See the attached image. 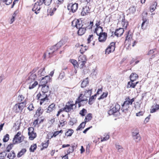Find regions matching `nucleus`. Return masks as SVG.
<instances>
[{
  "mask_svg": "<svg viewBox=\"0 0 159 159\" xmlns=\"http://www.w3.org/2000/svg\"><path fill=\"white\" fill-rule=\"evenodd\" d=\"M38 69V67H35L31 72L29 74L28 77L26 79L27 84L31 83V82L35 81V80L37 78V75L35 73Z\"/></svg>",
  "mask_w": 159,
  "mask_h": 159,
  "instance_id": "obj_3",
  "label": "nucleus"
},
{
  "mask_svg": "<svg viewBox=\"0 0 159 159\" xmlns=\"http://www.w3.org/2000/svg\"><path fill=\"white\" fill-rule=\"evenodd\" d=\"M157 4V2H153L151 5L150 8V11L151 12H152L155 10L156 8Z\"/></svg>",
  "mask_w": 159,
  "mask_h": 159,
  "instance_id": "obj_35",
  "label": "nucleus"
},
{
  "mask_svg": "<svg viewBox=\"0 0 159 159\" xmlns=\"http://www.w3.org/2000/svg\"><path fill=\"white\" fill-rule=\"evenodd\" d=\"M9 136L8 134H6L5 136H4V138L3 139V141L4 142H7L9 139Z\"/></svg>",
  "mask_w": 159,
  "mask_h": 159,
  "instance_id": "obj_47",
  "label": "nucleus"
},
{
  "mask_svg": "<svg viewBox=\"0 0 159 159\" xmlns=\"http://www.w3.org/2000/svg\"><path fill=\"white\" fill-rule=\"evenodd\" d=\"M92 93L91 89L86 90L85 91L84 93V95L82 94V98H84L90 97Z\"/></svg>",
  "mask_w": 159,
  "mask_h": 159,
  "instance_id": "obj_22",
  "label": "nucleus"
},
{
  "mask_svg": "<svg viewBox=\"0 0 159 159\" xmlns=\"http://www.w3.org/2000/svg\"><path fill=\"white\" fill-rule=\"evenodd\" d=\"M26 151L25 149H22L17 154V157H21Z\"/></svg>",
  "mask_w": 159,
  "mask_h": 159,
  "instance_id": "obj_41",
  "label": "nucleus"
},
{
  "mask_svg": "<svg viewBox=\"0 0 159 159\" xmlns=\"http://www.w3.org/2000/svg\"><path fill=\"white\" fill-rule=\"evenodd\" d=\"M116 148L118 152H122L124 150V149L120 145H116Z\"/></svg>",
  "mask_w": 159,
  "mask_h": 159,
  "instance_id": "obj_36",
  "label": "nucleus"
},
{
  "mask_svg": "<svg viewBox=\"0 0 159 159\" xmlns=\"http://www.w3.org/2000/svg\"><path fill=\"white\" fill-rule=\"evenodd\" d=\"M143 22L141 25V28L143 30H144L146 28L148 23V21L147 19L146 18H143Z\"/></svg>",
  "mask_w": 159,
  "mask_h": 159,
  "instance_id": "obj_23",
  "label": "nucleus"
},
{
  "mask_svg": "<svg viewBox=\"0 0 159 159\" xmlns=\"http://www.w3.org/2000/svg\"><path fill=\"white\" fill-rule=\"evenodd\" d=\"M155 49H153L150 50L148 53V55H149L152 54L154 53L155 51Z\"/></svg>",
  "mask_w": 159,
  "mask_h": 159,
  "instance_id": "obj_63",
  "label": "nucleus"
},
{
  "mask_svg": "<svg viewBox=\"0 0 159 159\" xmlns=\"http://www.w3.org/2000/svg\"><path fill=\"white\" fill-rule=\"evenodd\" d=\"M92 115L90 113L89 114L87 115L85 118V121L84 122H86L90 121L92 119Z\"/></svg>",
  "mask_w": 159,
  "mask_h": 159,
  "instance_id": "obj_39",
  "label": "nucleus"
},
{
  "mask_svg": "<svg viewBox=\"0 0 159 159\" xmlns=\"http://www.w3.org/2000/svg\"><path fill=\"white\" fill-rule=\"evenodd\" d=\"M37 75V77L39 78L42 76H44L46 73L45 70V68L43 67L40 69L38 72Z\"/></svg>",
  "mask_w": 159,
  "mask_h": 159,
  "instance_id": "obj_24",
  "label": "nucleus"
},
{
  "mask_svg": "<svg viewBox=\"0 0 159 159\" xmlns=\"http://www.w3.org/2000/svg\"><path fill=\"white\" fill-rule=\"evenodd\" d=\"M72 25L73 27H76L77 29L84 26V25L82 24V21L77 19L74 20L72 21Z\"/></svg>",
  "mask_w": 159,
  "mask_h": 159,
  "instance_id": "obj_13",
  "label": "nucleus"
},
{
  "mask_svg": "<svg viewBox=\"0 0 159 159\" xmlns=\"http://www.w3.org/2000/svg\"><path fill=\"white\" fill-rule=\"evenodd\" d=\"M29 84V89H32L35 88L38 84V83L35 80L28 84Z\"/></svg>",
  "mask_w": 159,
  "mask_h": 159,
  "instance_id": "obj_26",
  "label": "nucleus"
},
{
  "mask_svg": "<svg viewBox=\"0 0 159 159\" xmlns=\"http://www.w3.org/2000/svg\"><path fill=\"white\" fill-rule=\"evenodd\" d=\"M81 46H82V47L80 48V52L81 53L83 54L84 52L86 51L84 47V46L83 45H81Z\"/></svg>",
  "mask_w": 159,
  "mask_h": 159,
  "instance_id": "obj_60",
  "label": "nucleus"
},
{
  "mask_svg": "<svg viewBox=\"0 0 159 159\" xmlns=\"http://www.w3.org/2000/svg\"><path fill=\"white\" fill-rule=\"evenodd\" d=\"M130 81L132 82H134L138 78V76L136 73H132L129 77Z\"/></svg>",
  "mask_w": 159,
  "mask_h": 159,
  "instance_id": "obj_25",
  "label": "nucleus"
},
{
  "mask_svg": "<svg viewBox=\"0 0 159 159\" xmlns=\"http://www.w3.org/2000/svg\"><path fill=\"white\" fill-rule=\"evenodd\" d=\"M7 154L5 152H3L0 153V159H4V157Z\"/></svg>",
  "mask_w": 159,
  "mask_h": 159,
  "instance_id": "obj_57",
  "label": "nucleus"
},
{
  "mask_svg": "<svg viewBox=\"0 0 159 159\" xmlns=\"http://www.w3.org/2000/svg\"><path fill=\"white\" fill-rule=\"evenodd\" d=\"M87 59L85 56L84 55H80L78 58V63H81L80 66L81 68H83L84 65L87 61Z\"/></svg>",
  "mask_w": 159,
  "mask_h": 159,
  "instance_id": "obj_12",
  "label": "nucleus"
},
{
  "mask_svg": "<svg viewBox=\"0 0 159 159\" xmlns=\"http://www.w3.org/2000/svg\"><path fill=\"white\" fill-rule=\"evenodd\" d=\"M50 77L49 76H46L44 77H42V79L40 81V86L46 85L45 84L49 81Z\"/></svg>",
  "mask_w": 159,
  "mask_h": 159,
  "instance_id": "obj_15",
  "label": "nucleus"
},
{
  "mask_svg": "<svg viewBox=\"0 0 159 159\" xmlns=\"http://www.w3.org/2000/svg\"><path fill=\"white\" fill-rule=\"evenodd\" d=\"M24 99V97L21 94L18 95L17 98V100L18 102H21Z\"/></svg>",
  "mask_w": 159,
  "mask_h": 159,
  "instance_id": "obj_44",
  "label": "nucleus"
},
{
  "mask_svg": "<svg viewBox=\"0 0 159 159\" xmlns=\"http://www.w3.org/2000/svg\"><path fill=\"white\" fill-rule=\"evenodd\" d=\"M21 132L20 131H19L15 136L14 137H15V138H16V137H20V135H21Z\"/></svg>",
  "mask_w": 159,
  "mask_h": 159,
  "instance_id": "obj_64",
  "label": "nucleus"
},
{
  "mask_svg": "<svg viewBox=\"0 0 159 159\" xmlns=\"http://www.w3.org/2000/svg\"><path fill=\"white\" fill-rule=\"evenodd\" d=\"M42 5V2H40L39 0L38 2L37 1L34 4L33 8L32 9V11H34V13L36 14L39 12L41 7L40 6Z\"/></svg>",
  "mask_w": 159,
  "mask_h": 159,
  "instance_id": "obj_11",
  "label": "nucleus"
},
{
  "mask_svg": "<svg viewBox=\"0 0 159 159\" xmlns=\"http://www.w3.org/2000/svg\"><path fill=\"white\" fill-rule=\"evenodd\" d=\"M136 10L135 7L133 6L130 7L127 11L129 13V14H133L135 12Z\"/></svg>",
  "mask_w": 159,
  "mask_h": 159,
  "instance_id": "obj_27",
  "label": "nucleus"
},
{
  "mask_svg": "<svg viewBox=\"0 0 159 159\" xmlns=\"http://www.w3.org/2000/svg\"><path fill=\"white\" fill-rule=\"evenodd\" d=\"M24 139V137L21 135L20 137H14L13 139V143L14 144L20 143Z\"/></svg>",
  "mask_w": 159,
  "mask_h": 159,
  "instance_id": "obj_18",
  "label": "nucleus"
},
{
  "mask_svg": "<svg viewBox=\"0 0 159 159\" xmlns=\"http://www.w3.org/2000/svg\"><path fill=\"white\" fill-rule=\"evenodd\" d=\"M37 148L36 144H34L31 146L30 148V150L31 152H34V150L36 149Z\"/></svg>",
  "mask_w": 159,
  "mask_h": 159,
  "instance_id": "obj_45",
  "label": "nucleus"
},
{
  "mask_svg": "<svg viewBox=\"0 0 159 159\" xmlns=\"http://www.w3.org/2000/svg\"><path fill=\"white\" fill-rule=\"evenodd\" d=\"M43 110L40 107H39L36 112V114L38 116H40L43 113Z\"/></svg>",
  "mask_w": 159,
  "mask_h": 159,
  "instance_id": "obj_38",
  "label": "nucleus"
},
{
  "mask_svg": "<svg viewBox=\"0 0 159 159\" xmlns=\"http://www.w3.org/2000/svg\"><path fill=\"white\" fill-rule=\"evenodd\" d=\"M72 102L70 101L66 103L64 107L66 112H68L76 109L77 106L76 104L75 103L74 104L72 103Z\"/></svg>",
  "mask_w": 159,
  "mask_h": 159,
  "instance_id": "obj_5",
  "label": "nucleus"
},
{
  "mask_svg": "<svg viewBox=\"0 0 159 159\" xmlns=\"http://www.w3.org/2000/svg\"><path fill=\"white\" fill-rule=\"evenodd\" d=\"M82 97V94H81L77 98V100L75 101V104L76 105L78 103L79 107L84 105L88 102V99L87 98H84Z\"/></svg>",
  "mask_w": 159,
  "mask_h": 159,
  "instance_id": "obj_6",
  "label": "nucleus"
},
{
  "mask_svg": "<svg viewBox=\"0 0 159 159\" xmlns=\"http://www.w3.org/2000/svg\"><path fill=\"white\" fill-rule=\"evenodd\" d=\"M99 34V37L98 38L99 41L101 42H105L107 39V33L105 32L103 33V32H101V30H100V32ZM97 35H98V34Z\"/></svg>",
  "mask_w": 159,
  "mask_h": 159,
  "instance_id": "obj_14",
  "label": "nucleus"
},
{
  "mask_svg": "<svg viewBox=\"0 0 159 159\" xmlns=\"http://www.w3.org/2000/svg\"><path fill=\"white\" fill-rule=\"evenodd\" d=\"M73 130L72 129H69L66 133V135L67 136H70L73 133Z\"/></svg>",
  "mask_w": 159,
  "mask_h": 159,
  "instance_id": "obj_46",
  "label": "nucleus"
},
{
  "mask_svg": "<svg viewBox=\"0 0 159 159\" xmlns=\"http://www.w3.org/2000/svg\"><path fill=\"white\" fill-rule=\"evenodd\" d=\"M134 82H128L127 85V88H134L135 87V85L134 83H133Z\"/></svg>",
  "mask_w": 159,
  "mask_h": 159,
  "instance_id": "obj_37",
  "label": "nucleus"
},
{
  "mask_svg": "<svg viewBox=\"0 0 159 159\" xmlns=\"http://www.w3.org/2000/svg\"><path fill=\"white\" fill-rule=\"evenodd\" d=\"M93 34H91L89 35V37L87 39L88 43H89L93 39Z\"/></svg>",
  "mask_w": 159,
  "mask_h": 159,
  "instance_id": "obj_61",
  "label": "nucleus"
},
{
  "mask_svg": "<svg viewBox=\"0 0 159 159\" xmlns=\"http://www.w3.org/2000/svg\"><path fill=\"white\" fill-rule=\"evenodd\" d=\"M28 135L29 136V138L30 140H33L37 136L36 133L31 134H29Z\"/></svg>",
  "mask_w": 159,
  "mask_h": 159,
  "instance_id": "obj_43",
  "label": "nucleus"
},
{
  "mask_svg": "<svg viewBox=\"0 0 159 159\" xmlns=\"http://www.w3.org/2000/svg\"><path fill=\"white\" fill-rule=\"evenodd\" d=\"M86 111H87L86 109H83L80 111V114L82 116H84L86 112Z\"/></svg>",
  "mask_w": 159,
  "mask_h": 159,
  "instance_id": "obj_54",
  "label": "nucleus"
},
{
  "mask_svg": "<svg viewBox=\"0 0 159 159\" xmlns=\"http://www.w3.org/2000/svg\"><path fill=\"white\" fill-rule=\"evenodd\" d=\"M55 104L53 103H52L48 106L47 112L48 113L52 111L55 109Z\"/></svg>",
  "mask_w": 159,
  "mask_h": 159,
  "instance_id": "obj_28",
  "label": "nucleus"
},
{
  "mask_svg": "<svg viewBox=\"0 0 159 159\" xmlns=\"http://www.w3.org/2000/svg\"><path fill=\"white\" fill-rule=\"evenodd\" d=\"M3 1L7 5H9L12 2V0H3Z\"/></svg>",
  "mask_w": 159,
  "mask_h": 159,
  "instance_id": "obj_59",
  "label": "nucleus"
},
{
  "mask_svg": "<svg viewBox=\"0 0 159 159\" xmlns=\"http://www.w3.org/2000/svg\"><path fill=\"white\" fill-rule=\"evenodd\" d=\"M62 41H61L58 42L56 45L48 48L44 54V58L46 59L53 56L55 54L56 51L62 46Z\"/></svg>",
  "mask_w": 159,
  "mask_h": 159,
  "instance_id": "obj_1",
  "label": "nucleus"
},
{
  "mask_svg": "<svg viewBox=\"0 0 159 159\" xmlns=\"http://www.w3.org/2000/svg\"><path fill=\"white\" fill-rule=\"evenodd\" d=\"M132 135L133 139L136 142H138L140 140L141 137L139 133L133 132L132 133Z\"/></svg>",
  "mask_w": 159,
  "mask_h": 159,
  "instance_id": "obj_21",
  "label": "nucleus"
},
{
  "mask_svg": "<svg viewBox=\"0 0 159 159\" xmlns=\"http://www.w3.org/2000/svg\"><path fill=\"white\" fill-rule=\"evenodd\" d=\"M70 61L73 65L75 69L78 68L79 66L78 63L76 60L71 59L70 60Z\"/></svg>",
  "mask_w": 159,
  "mask_h": 159,
  "instance_id": "obj_29",
  "label": "nucleus"
},
{
  "mask_svg": "<svg viewBox=\"0 0 159 159\" xmlns=\"http://www.w3.org/2000/svg\"><path fill=\"white\" fill-rule=\"evenodd\" d=\"M134 101V98H133L130 99L129 98L127 99V100L125 101L123 105L121 111L122 113L126 114L128 112V108L129 107V105H131L133 102Z\"/></svg>",
  "mask_w": 159,
  "mask_h": 159,
  "instance_id": "obj_4",
  "label": "nucleus"
},
{
  "mask_svg": "<svg viewBox=\"0 0 159 159\" xmlns=\"http://www.w3.org/2000/svg\"><path fill=\"white\" fill-rule=\"evenodd\" d=\"M13 144H10L7 146V148L6 151L7 152H9L10 150H11L12 148L13 147Z\"/></svg>",
  "mask_w": 159,
  "mask_h": 159,
  "instance_id": "obj_49",
  "label": "nucleus"
},
{
  "mask_svg": "<svg viewBox=\"0 0 159 159\" xmlns=\"http://www.w3.org/2000/svg\"><path fill=\"white\" fill-rule=\"evenodd\" d=\"M100 25V20H96V23L95 24V25L96 26V28L95 29V32L97 34H98L97 33V31L99 30H101V32H102L103 31V30L102 29V28L99 25Z\"/></svg>",
  "mask_w": 159,
  "mask_h": 159,
  "instance_id": "obj_20",
  "label": "nucleus"
},
{
  "mask_svg": "<svg viewBox=\"0 0 159 159\" xmlns=\"http://www.w3.org/2000/svg\"><path fill=\"white\" fill-rule=\"evenodd\" d=\"M152 108L151 111V112H154L159 109V106L157 104H154L152 106Z\"/></svg>",
  "mask_w": 159,
  "mask_h": 159,
  "instance_id": "obj_32",
  "label": "nucleus"
},
{
  "mask_svg": "<svg viewBox=\"0 0 159 159\" xmlns=\"http://www.w3.org/2000/svg\"><path fill=\"white\" fill-rule=\"evenodd\" d=\"M25 103L23 102L15 105L13 108V110L16 112H19L22 111L25 106Z\"/></svg>",
  "mask_w": 159,
  "mask_h": 159,
  "instance_id": "obj_8",
  "label": "nucleus"
},
{
  "mask_svg": "<svg viewBox=\"0 0 159 159\" xmlns=\"http://www.w3.org/2000/svg\"><path fill=\"white\" fill-rule=\"evenodd\" d=\"M109 138V135L108 134L106 135L105 137L101 139V141L103 142L107 140Z\"/></svg>",
  "mask_w": 159,
  "mask_h": 159,
  "instance_id": "obj_55",
  "label": "nucleus"
},
{
  "mask_svg": "<svg viewBox=\"0 0 159 159\" xmlns=\"http://www.w3.org/2000/svg\"><path fill=\"white\" fill-rule=\"evenodd\" d=\"M124 31V30L123 28H119L116 30L114 33V35L117 37L121 36L123 34Z\"/></svg>",
  "mask_w": 159,
  "mask_h": 159,
  "instance_id": "obj_19",
  "label": "nucleus"
},
{
  "mask_svg": "<svg viewBox=\"0 0 159 159\" xmlns=\"http://www.w3.org/2000/svg\"><path fill=\"white\" fill-rule=\"evenodd\" d=\"M41 2H42V5L44 3L45 5L49 6L51 3L52 0H39Z\"/></svg>",
  "mask_w": 159,
  "mask_h": 159,
  "instance_id": "obj_30",
  "label": "nucleus"
},
{
  "mask_svg": "<svg viewBox=\"0 0 159 159\" xmlns=\"http://www.w3.org/2000/svg\"><path fill=\"white\" fill-rule=\"evenodd\" d=\"M63 2V0H56V1L54 2L55 4L58 7V5L62 3Z\"/></svg>",
  "mask_w": 159,
  "mask_h": 159,
  "instance_id": "obj_53",
  "label": "nucleus"
},
{
  "mask_svg": "<svg viewBox=\"0 0 159 159\" xmlns=\"http://www.w3.org/2000/svg\"><path fill=\"white\" fill-rule=\"evenodd\" d=\"M34 128L33 127H30L28 129V134H32V133H35L34 131Z\"/></svg>",
  "mask_w": 159,
  "mask_h": 159,
  "instance_id": "obj_48",
  "label": "nucleus"
},
{
  "mask_svg": "<svg viewBox=\"0 0 159 159\" xmlns=\"http://www.w3.org/2000/svg\"><path fill=\"white\" fill-rule=\"evenodd\" d=\"M107 93H103L101 95L100 97L98 98L99 100L100 99H103L105 98H106L107 97Z\"/></svg>",
  "mask_w": 159,
  "mask_h": 159,
  "instance_id": "obj_52",
  "label": "nucleus"
},
{
  "mask_svg": "<svg viewBox=\"0 0 159 159\" xmlns=\"http://www.w3.org/2000/svg\"><path fill=\"white\" fill-rule=\"evenodd\" d=\"M93 25V21H90V25L88 27L85 26H83L82 27L79 28V30L78 31V34L79 35L81 36L84 34L85 32L86 28H88V29H91Z\"/></svg>",
  "mask_w": 159,
  "mask_h": 159,
  "instance_id": "obj_9",
  "label": "nucleus"
},
{
  "mask_svg": "<svg viewBox=\"0 0 159 159\" xmlns=\"http://www.w3.org/2000/svg\"><path fill=\"white\" fill-rule=\"evenodd\" d=\"M65 76V73L63 72H61L59 76V79L62 80Z\"/></svg>",
  "mask_w": 159,
  "mask_h": 159,
  "instance_id": "obj_58",
  "label": "nucleus"
},
{
  "mask_svg": "<svg viewBox=\"0 0 159 159\" xmlns=\"http://www.w3.org/2000/svg\"><path fill=\"white\" fill-rule=\"evenodd\" d=\"M111 52H112L111 51L110 48L108 47L106 50L105 53L106 54H108Z\"/></svg>",
  "mask_w": 159,
  "mask_h": 159,
  "instance_id": "obj_62",
  "label": "nucleus"
},
{
  "mask_svg": "<svg viewBox=\"0 0 159 159\" xmlns=\"http://www.w3.org/2000/svg\"><path fill=\"white\" fill-rule=\"evenodd\" d=\"M120 108V106L118 104H116L112 108L111 107L110 109L108 111V113L110 115H113L118 116L120 114V112L119 111Z\"/></svg>",
  "mask_w": 159,
  "mask_h": 159,
  "instance_id": "obj_2",
  "label": "nucleus"
},
{
  "mask_svg": "<svg viewBox=\"0 0 159 159\" xmlns=\"http://www.w3.org/2000/svg\"><path fill=\"white\" fill-rule=\"evenodd\" d=\"M89 82L88 78L85 79L81 83V87L83 88L85 87L89 83Z\"/></svg>",
  "mask_w": 159,
  "mask_h": 159,
  "instance_id": "obj_31",
  "label": "nucleus"
},
{
  "mask_svg": "<svg viewBox=\"0 0 159 159\" xmlns=\"http://www.w3.org/2000/svg\"><path fill=\"white\" fill-rule=\"evenodd\" d=\"M49 140H48L47 141H44L43 143L42 146L43 148H47L48 145Z\"/></svg>",
  "mask_w": 159,
  "mask_h": 159,
  "instance_id": "obj_51",
  "label": "nucleus"
},
{
  "mask_svg": "<svg viewBox=\"0 0 159 159\" xmlns=\"http://www.w3.org/2000/svg\"><path fill=\"white\" fill-rule=\"evenodd\" d=\"M78 6V5L77 3H70L67 6L68 9L70 11V12L74 13L77 10Z\"/></svg>",
  "mask_w": 159,
  "mask_h": 159,
  "instance_id": "obj_10",
  "label": "nucleus"
},
{
  "mask_svg": "<svg viewBox=\"0 0 159 159\" xmlns=\"http://www.w3.org/2000/svg\"><path fill=\"white\" fill-rule=\"evenodd\" d=\"M30 111H32L34 109V107L33 105V104H30L29 106V107L27 108Z\"/></svg>",
  "mask_w": 159,
  "mask_h": 159,
  "instance_id": "obj_56",
  "label": "nucleus"
},
{
  "mask_svg": "<svg viewBox=\"0 0 159 159\" xmlns=\"http://www.w3.org/2000/svg\"><path fill=\"white\" fill-rule=\"evenodd\" d=\"M48 94H46V93H39L36 96L37 99L40 100V104L41 105L45 101L48 99V97L49 96Z\"/></svg>",
  "mask_w": 159,
  "mask_h": 159,
  "instance_id": "obj_7",
  "label": "nucleus"
},
{
  "mask_svg": "<svg viewBox=\"0 0 159 159\" xmlns=\"http://www.w3.org/2000/svg\"><path fill=\"white\" fill-rule=\"evenodd\" d=\"M90 13V9L89 7L86 6L82 8V11L81 12L82 16L87 15Z\"/></svg>",
  "mask_w": 159,
  "mask_h": 159,
  "instance_id": "obj_17",
  "label": "nucleus"
},
{
  "mask_svg": "<svg viewBox=\"0 0 159 159\" xmlns=\"http://www.w3.org/2000/svg\"><path fill=\"white\" fill-rule=\"evenodd\" d=\"M16 157V155L14 151H11V152L8 154L7 157L9 159H13Z\"/></svg>",
  "mask_w": 159,
  "mask_h": 159,
  "instance_id": "obj_34",
  "label": "nucleus"
},
{
  "mask_svg": "<svg viewBox=\"0 0 159 159\" xmlns=\"http://www.w3.org/2000/svg\"><path fill=\"white\" fill-rule=\"evenodd\" d=\"M41 89L42 93H46V94H48L49 96L51 93V91L49 90V87L48 85L42 86Z\"/></svg>",
  "mask_w": 159,
  "mask_h": 159,
  "instance_id": "obj_16",
  "label": "nucleus"
},
{
  "mask_svg": "<svg viewBox=\"0 0 159 159\" xmlns=\"http://www.w3.org/2000/svg\"><path fill=\"white\" fill-rule=\"evenodd\" d=\"M132 35L131 33L129 31L126 35L125 40L126 41L127 40L130 39L132 38Z\"/></svg>",
  "mask_w": 159,
  "mask_h": 159,
  "instance_id": "obj_42",
  "label": "nucleus"
},
{
  "mask_svg": "<svg viewBox=\"0 0 159 159\" xmlns=\"http://www.w3.org/2000/svg\"><path fill=\"white\" fill-rule=\"evenodd\" d=\"M121 24L123 28L126 29L128 25V23L124 19L122 20Z\"/></svg>",
  "mask_w": 159,
  "mask_h": 159,
  "instance_id": "obj_40",
  "label": "nucleus"
},
{
  "mask_svg": "<svg viewBox=\"0 0 159 159\" xmlns=\"http://www.w3.org/2000/svg\"><path fill=\"white\" fill-rule=\"evenodd\" d=\"M86 123L84 122H83L79 125L76 129V130H81L83 129Z\"/></svg>",
  "mask_w": 159,
  "mask_h": 159,
  "instance_id": "obj_33",
  "label": "nucleus"
},
{
  "mask_svg": "<svg viewBox=\"0 0 159 159\" xmlns=\"http://www.w3.org/2000/svg\"><path fill=\"white\" fill-rule=\"evenodd\" d=\"M63 131L62 130H60V131H56L55 132L54 134H53L51 138H52L53 137H56L57 135L59 134L60 133H62Z\"/></svg>",
  "mask_w": 159,
  "mask_h": 159,
  "instance_id": "obj_50",
  "label": "nucleus"
}]
</instances>
